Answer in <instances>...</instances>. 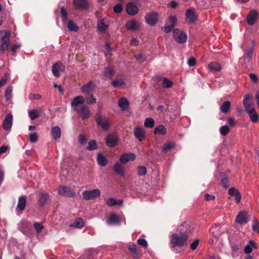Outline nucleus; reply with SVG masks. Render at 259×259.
I'll return each mask as SVG.
<instances>
[{
    "label": "nucleus",
    "mask_w": 259,
    "mask_h": 259,
    "mask_svg": "<svg viewBox=\"0 0 259 259\" xmlns=\"http://www.w3.org/2000/svg\"><path fill=\"white\" fill-rule=\"evenodd\" d=\"M248 215L246 211H240L236 217V222L241 225L246 224L248 222Z\"/></svg>",
    "instance_id": "obj_10"
},
{
    "label": "nucleus",
    "mask_w": 259,
    "mask_h": 259,
    "mask_svg": "<svg viewBox=\"0 0 259 259\" xmlns=\"http://www.w3.org/2000/svg\"><path fill=\"white\" fill-rule=\"evenodd\" d=\"M29 115L31 120H34L39 116V112L37 110L33 109L29 111Z\"/></svg>",
    "instance_id": "obj_45"
},
{
    "label": "nucleus",
    "mask_w": 259,
    "mask_h": 259,
    "mask_svg": "<svg viewBox=\"0 0 259 259\" xmlns=\"http://www.w3.org/2000/svg\"><path fill=\"white\" fill-rule=\"evenodd\" d=\"M147 173V169L144 166H140L137 168V174L140 176H145Z\"/></svg>",
    "instance_id": "obj_47"
},
{
    "label": "nucleus",
    "mask_w": 259,
    "mask_h": 259,
    "mask_svg": "<svg viewBox=\"0 0 259 259\" xmlns=\"http://www.w3.org/2000/svg\"><path fill=\"white\" fill-rule=\"evenodd\" d=\"M84 99L86 100L87 103L89 105H93L96 103V99L92 94H87Z\"/></svg>",
    "instance_id": "obj_39"
},
{
    "label": "nucleus",
    "mask_w": 259,
    "mask_h": 259,
    "mask_svg": "<svg viewBox=\"0 0 259 259\" xmlns=\"http://www.w3.org/2000/svg\"><path fill=\"white\" fill-rule=\"evenodd\" d=\"M85 102L84 98L82 96L75 97L71 101V105L72 107H77L79 104H83Z\"/></svg>",
    "instance_id": "obj_25"
},
{
    "label": "nucleus",
    "mask_w": 259,
    "mask_h": 259,
    "mask_svg": "<svg viewBox=\"0 0 259 259\" xmlns=\"http://www.w3.org/2000/svg\"><path fill=\"white\" fill-rule=\"evenodd\" d=\"M129 251L134 255H138V252L137 251V246L135 244L133 243L128 246Z\"/></svg>",
    "instance_id": "obj_52"
},
{
    "label": "nucleus",
    "mask_w": 259,
    "mask_h": 259,
    "mask_svg": "<svg viewBox=\"0 0 259 259\" xmlns=\"http://www.w3.org/2000/svg\"><path fill=\"white\" fill-rule=\"evenodd\" d=\"M109 26V22L107 18L105 17L100 20L97 24L98 30L101 32L105 31Z\"/></svg>",
    "instance_id": "obj_16"
},
{
    "label": "nucleus",
    "mask_w": 259,
    "mask_h": 259,
    "mask_svg": "<svg viewBox=\"0 0 259 259\" xmlns=\"http://www.w3.org/2000/svg\"><path fill=\"white\" fill-rule=\"evenodd\" d=\"M173 36L176 41L179 44L185 43L187 39V34L183 31H181L179 29L176 28L172 31Z\"/></svg>",
    "instance_id": "obj_3"
},
{
    "label": "nucleus",
    "mask_w": 259,
    "mask_h": 259,
    "mask_svg": "<svg viewBox=\"0 0 259 259\" xmlns=\"http://www.w3.org/2000/svg\"><path fill=\"white\" fill-rule=\"evenodd\" d=\"M220 132L222 136H226L230 132V129L227 125L222 126L220 128Z\"/></svg>",
    "instance_id": "obj_51"
},
{
    "label": "nucleus",
    "mask_w": 259,
    "mask_h": 259,
    "mask_svg": "<svg viewBox=\"0 0 259 259\" xmlns=\"http://www.w3.org/2000/svg\"><path fill=\"white\" fill-rule=\"evenodd\" d=\"M134 57L136 60L140 63L143 62L146 60V55L142 54L135 55Z\"/></svg>",
    "instance_id": "obj_50"
},
{
    "label": "nucleus",
    "mask_w": 259,
    "mask_h": 259,
    "mask_svg": "<svg viewBox=\"0 0 259 259\" xmlns=\"http://www.w3.org/2000/svg\"><path fill=\"white\" fill-rule=\"evenodd\" d=\"M196 60L195 58L191 57L188 60V64L189 66L192 67L196 64Z\"/></svg>",
    "instance_id": "obj_62"
},
{
    "label": "nucleus",
    "mask_w": 259,
    "mask_h": 259,
    "mask_svg": "<svg viewBox=\"0 0 259 259\" xmlns=\"http://www.w3.org/2000/svg\"><path fill=\"white\" fill-rule=\"evenodd\" d=\"M78 141L80 144H84L87 142V139L83 135H79L78 137Z\"/></svg>",
    "instance_id": "obj_61"
},
{
    "label": "nucleus",
    "mask_w": 259,
    "mask_h": 259,
    "mask_svg": "<svg viewBox=\"0 0 259 259\" xmlns=\"http://www.w3.org/2000/svg\"><path fill=\"white\" fill-rule=\"evenodd\" d=\"M220 177V179L221 180V185L225 188H228L229 186V184L228 178L227 176L223 172H221Z\"/></svg>",
    "instance_id": "obj_33"
},
{
    "label": "nucleus",
    "mask_w": 259,
    "mask_h": 259,
    "mask_svg": "<svg viewBox=\"0 0 259 259\" xmlns=\"http://www.w3.org/2000/svg\"><path fill=\"white\" fill-rule=\"evenodd\" d=\"M125 84V81L123 77L115 79L112 81V85L114 88H120Z\"/></svg>",
    "instance_id": "obj_31"
},
{
    "label": "nucleus",
    "mask_w": 259,
    "mask_h": 259,
    "mask_svg": "<svg viewBox=\"0 0 259 259\" xmlns=\"http://www.w3.org/2000/svg\"><path fill=\"white\" fill-rule=\"evenodd\" d=\"M158 18V14L155 12L148 13L145 16L146 22L150 26L155 25L157 23Z\"/></svg>",
    "instance_id": "obj_5"
},
{
    "label": "nucleus",
    "mask_w": 259,
    "mask_h": 259,
    "mask_svg": "<svg viewBox=\"0 0 259 259\" xmlns=\"http://www.w3.org/2000/svg\"><path fill=\"white\" fill-rule=\"evenodd\" d=\"M101 195L100 190L99 189H95L92 190H85L82 193V196L84 200H88L96 198Z\"/></svg>",
    "instance_id": "obj_4"
},
{
    "label": "nucleus",
    "mask_w": 259,
    "mask_h": 259,
    "mask_svg": "<svg viewBox=\"0 0 259 259\" xmlns=\"http://www.w3.org/2000/svg\"><path fill=\"white\" fill-rule=\"evenodd\" d=\"M253 48L252 47L249 48L245 52V55L246 56L247 58L250 60L253 55Z\"/></svg>",
    "instance_id": "obj_54"
},
{
    "label": "nucleus",
    "mask_w": 259,
    "mask_h": 259,
    "mask_svg": "<svg viewBox=\"0 0 259 259\" xmlns=\"http://www.w3.org/2000/svg\"><path fill=\"white\" fill-rule=\"evenodd\" d=\"M95 88V84L93 81H90L88 83L84 84L81 88V91L86 95L91 94Z\"/></svg>",
    "instance_id": "obj_18"
},
{
    "label": "nucleus",
    "mask_w": 259,
    "mask_h": 259,
    "mask_svg": "<svg viewBox=\"0 0 259 259\" xmlns=\"http://www.w3.org/2000/svg\"><path fill=\"white\" fill-rule=\"evenodd\" d=\"M245 111L248 114L249 118L252 122L256 123L258 121L259 116L254 108H250Z\"/></svg>",
    "instance_id": "obj_21"
},
{
    "label": "nucleus",
    "mask_w": 259,
    "mask_h": 259,
    "mask_svg": "<svg viewBox=\"0 0 259 259\" xmlns=\"http://www.w3.org/2000/svg\"><path fill=\"white\" fill-rule=\"evenodd\" d=\"M114 12L117 14L121 13L122 11V6L120 4H117L113 8Z\"/></svg>",
    "instance_id": "obj_56"
},
{
    "label": "nucleus",
    "mask_w": 259,
    "mask_h": 259,
    "mask_svg": "<svg viewBox=\"0 0 259 259\" xmlns=\"http://www.w3.org/2000/svg\"><path fill=\"white\" fill-rule=\"evenodd\" d=\"M12 87L10 86L8 87L5 91V97L7 100H9L12 98Z\"/></svg>",
    "instance_id": "obj_48"
},
{
    "label": "nucleus",
    "mask_w": 259,
    "mask_h": 259,
    "mask_svg": "<svg viewBox=\"0 0 259 259\" xmlns=\"http://www.w3.org/2000/svg\"><path fill=\"white\" fill-rule=\"evenodd\" d=\"M13 124V115L9 113L7 114L3 122V127L5 131H10Z\"/></svg>",
    "instance_id": "obj_12"
},
{
    "label": "nucleus",
    "mask_w": 259,
    "mask_h": 259,
    "mask_svg": "<svg viewBox=\"0 0 259 259\" xmlns=\"http://www.w3.org/2000/svg\"><path fill=\"white\" fill-rule=\"evenodd\" d=\"M114 171L120 176L123 177L124 176V171L123 166L118 162L114 164L113 166Z\"/></svg>",
    "instance_id": "obj_29"
},
{
    "label": "nucleus",
    "mask_w": 259,
    "mask_h": 259,
    "mask_svg": "<svg viewBox=\"0 0 259 259\" xmlns=\"http://www.w3.org/2000/svg\"><path fill=\"white\" fill-rule=\"evenodd\" d=\"M187 232L174 233L170 236V244L172 247H182L187 244Z\"/></svg>",
    "instance_id": "obj_1"
},
{
    "label": "nucleus",
    "mask_w": 259,
    "mask_h": 259,
    "mask_svg": "<svg viewBox=\"0 0 259 259\" xmlns=\"http://www.w3.org/2000/svg\"><path fill=\"white\" fill-rule=\"evenodd\" d=\"M208 68L212 72H218L221 70L222 67L217 62H211L208 65Z\"/></svg>",
    "instance_id": "obj_28"
},
{
    "label": "nucleus",
    "mask_w": 259,
    "mask_h": 259,
    "mask_svg": "<svg viewBox=\"0 0 259 259\" xmlns=\"http://www.w3.org/2000/svg\"><path fill=\"white\" fill-rule=\"evenodd\" d=\"M49 198V194L48 193L41 192L40 193L38 197V203L40 206L45 205Z\"/></svg>",
    "instance_id": "obj_22"
},
{
    "label": "nucleus",
    "mask_w": 259,
    "mask_h": 259,
    "mask_svg": "<svg viewBox=\"0 0 259 259\" xmlns=\"http://www.w3.org/2000/svg\"><path fill=\"white\" fill-rule=\"evenodd\" d=\"M67 27L69 30L74 32H76L78 30V27L71 20L68 21L67 23Z\"/></svg>",
    "instance_id": "obj_42"
},
{
    "label": "nucleus",
    "mask_w": 259,
    "mask_h": 259,
    "mask_svg": "<svg viewBox=\"0 0 259 259\" xmlns=\"http://www.w3.org/2000/svg\"><path fill=\"white\" fill-rule=\"evenodd\" d=\"M104 75L106 78H111L114 74V70L112 67H106L104 71Z\"/></svg>",
    "instance_id": "obj_32"
},
{
    "label": "nucleus",
    "mask_w": 259,
    "mask_h": 259,
    "mask_svg": "<svg viewBox=\"0 0 259 259\" xmlns=\"http://www.w3.org/2000/svg\"><path fill=\"white\" fill-rule=\"evenodd\" d=\"M95 120L98 125H100L105 131H108L110 127L109 119L105 115L102 114L101 110L97 111Z\"/></svg>",
    "instance_id": "obj_2"
},
{
    "label": "nucleus",
    "mask_w": 259,
    "mask_h": 259,
    "mask_svg": "<svg viewBox=\"0 0 259 259\" xmlns=\"http://www.w3.org/2000/svg\"><path fill=\"white\" fill-rule=\"evenodd\" d=\"M231 107V102L229 101H225L220 107V110L222 112L226 113H227Z\"/></svg>",
    "instance_id": "obj_38"
},
{
    "label": "nucleus",
    "mask_w": 259,
    "mask_h": 259,
    "mask_svg": "<svg viewBox=\"0 0 259 259\" xmlns=\"http://www.w3.org/2000/svg\"><path fill=\"white\" fill-rule=\"evenodd\" d=\"M249 76L252 82H253L254 83L257 82L258 78H257V76H256V75H255V74L250 73L249 74Z\"/></svg>",
    "instance_id": "obj_64"
},
{
    "label": "nucleus",
    "mask_w": 259,
    "mask_h": 259,
    "mask_svg": "<svg viewBox=\"0 0 259 259\" xmlns=\"http://www.w3.org/2000/svg\"><path fill=\"white\" fill-rule=\"evenodd\" d=\"M60 13L62 20L63 21H65L67 19L68 14L65 8L63 7L61 8Z\"/></svg>",
    "instance_id": "obj_53"
},
{
    "label": "nucleus",
    "mask_w": 259,
    "mask_h": 259,
    "mask_svg": "<svg viewBox=\"0 0 259 259\" xmlns=\"http://www.w3.org/2000/svg\"><path fill=\"white\" fill-rule=\"evenodd\" d=\"M9 42V37L6 34L2 37V43L1 45V51L2 52H4L7 50Z\"/></svg>",
    "instance_id": "obj_26"
},
{
    "label": "nucleus",
    "mask_w": 259,
    "mask_h": 259,
    "mask_svg": "<svg viewBox=\"0 0 259 259\" xmlns=\"http://www.w3.org/2000/svg\"><path fill=\"white\" fill-rule=\"evenodd\" d=\"M243 104L245 110L250 109L254 108V105L252 97L248 94H246L243 97Z\"/></svg>",
    "instance_id": "obj_9"
},
{
    "label": "nucleus",
    "mask_w": 259,
    "mask_h": 259,
    "mask_svg": "<svg viewBox=\"0 0 259 259\" xmlns=\"http://www.w3.org/2000/svg\"><path fill=\"white\" fill-rule=\"evenodd\" d=\"M169 21L170 23V25H173L174 27L176 26V24L177 22V17L175 16L171 15L169 17Z\"/></svg>",
    "instance_id": "obj_60"
},
{
    "label": "nucleus",
    "mask_w": 259,
    "mask_h": 259,
    "mask_svg": "<svg viewBox=\"0 0 259 259\" xmlns=\"http://www.w3.org/2000/svg\"><path fill=\"white\" fill-rule=\"evenodd\" d=\"M185 15L188 24H194L198 18L196 11L193 8L188 9L186 12Z\"/></svg>",
    "instance_id": "obj_6"
},
{
    "label": "nucleus",
    "mask_w": 259,
    "mask_h": 259,
    "mask_svg": "<svg viewBox=\"0 0 259 259\" xmlns=\"http://www.w3.org/2000/svg\"><path fill=\"white\" fill-rule=\"evenodd\" d=\"M84 225L83 220L78 218L75 220L73 223H72L69 225V227H75L77 228H80L82 227Z\"/></svg>",
    "instance_id": "obj_37"
},
{
    "label": "nucleus",
    "mask_w": 259,
    "mask_h": 259,
    "mask_svg": "<svg viewBox=\"0 0 259 259\" xmlns=\"http://www.w3.org/2000/svg\"><path fill=\"white\" fill-rule=\"evenodd\" d=\"M98 146L96 141L94 140H92L89 141L87 149L89 151H92L96 150Z\"/></svg>",
    "instance_id": "obj_40"
},
{
    "label": "nucleus",
    "mask_w": 259,
    "mask_h": 259,
    "mask_svg": "<svg viewBox=\"0 0 259 259\" xmlns=\"http://www.w3.org/2000/svg\"><path fill=\"white\" fill-rule=\"evenodd\" d=\"M34 227L38 233L41 232L44 228L43 225L38 222H36L34 224Z\"/></svg>",
    "instance_id": "obj_58"
},
{
    "label": "nucleus",
    "mask_w": 259,
    "mask_h": 259,
    "mask_svg": "<svg viewBox=\"0 0 259 259\" xmlns=\"http://www.w3.org/2000/svg\"><path fill=\"white\" fill-rule=\"evenodd\" d=\"M252 229L253 231H256L259 233V221L256 218H254L252 221Z\"/></svg>",
    "instance_id": "obj_43"
},
{
    "label": "nucleus",
    "mask_w": 259,
    "mask_h": 259,
    "mask_svg": "<svg viewBox=\"0 0 259 259\" xmlns=\"http://www.w3.org/2000/svg\"><path fill=\"white\" fill-rule=\"evenodd\" d=\"M175 146V143L172 142H169L166 143L162 149L163 151L165 152H167L168 151L171 150L174 148Z\"/></svg>",
    "instance_id": "obj_44"
},
{
    "label": "nucleus",
    "mask_w": 259,
    "mask_h": 259,
    "mask_svg": "<svg viewBox=\"0 0 259 259\" xmlns=\"http://www.w3.org/2000/svg\"><path fill=\"white\" fill-rule=\"evenodd\" d=\"M199 240L197 239L193 241L190 245V248L192 250H195L197 248L198 244H199Z\"/></svg>",
    "instance_id": "obj_63"
},
{
    "label": "nucleus",
    "mask_w": 259,
    "mask_h": 259,
    "mask_svg": "<svg viewBox=\"0 0 259 259\" xmlns=\"http://www.w3.org/2000/svg\"><path fill=\"white\" fill-rule=\"evenodd\" d=\"M125 27L129 30H137L139 29L140 25L136 20H132L126 23Z\"/></svg>",
    "instance_id": "obj_24"
},
{
    "label": "nucleus",
    "mask_w": 259,
    "mask_h": 259,
    "mask_svg": "<svg viewBox=\"0 0 259 259\" xmlns=\"http://www.w3.org/2000/svg\"><path fill=\"white\" fill-rule=\"evenodd\" d=\"M38 140V136L36 133L29 134V141L31 143H35Z\"/></svg>",
    "instance_id": "obj_55"
},
{
    "label": "nucleus",
    "mask_w": 259,
    "mask_h": 259,
    "mask_svg": "<svg viewBox=\"0 0 259 259\" xmlns=\"http://www.w3.org/2000/svg\"><path fill=\"white\" fill-rule=\"evenodd\" d=\"M153 133L155 135H164L166 133V129L164 125H159L154 129Z\"/></svg>",
    "instance_id": "obj_36"
},
{
    "label": "nucleus",
    "mask_w": 259,
    "mask_h": 259,
    "mask_svg": "<svg viewBox=\"0 0 259 259\" xmlns=\"http://www.w3.org/2000/svg\"><path fill=\"white\" fill-rule=\"evenodd\" d=\"M118 104L122 110H125L128 106L129 103L127 100L125 98H121L119 99Z\"/></svg>",
    "instance_id": "obj_35"
},
{
    "label": "nucleus",
    "mask_w": 259,
    "mask_h": 259,
    "mask_svg": "<svg viewBox=\"0 0 259 259\" xmlns=\"http://www.w3.org/2000/svg\"><path fill=\"white\" fill-rule=\"evenodd\" d=\"M137 242L139 245H140L144 247H147L148 246L147 242L145 239L139 238L138 239Z\"/></svg>",
    "instance_id": "obj_57"
},
{
    "label": "nucleus",
    "mask_w": 259,
    "mask_h": 259,
    "mask_svg": "<svg viewBox=\"0 0 259 259\" xmlns=\"http://www.w3.org/2000/svg\"><path fill=\"white\" fill-rule=\"evenodd\" d=\"M154 120L153 118L148 117L146 118L144 125L146 127L152 128L154 125Z\"/></svg>",
    "instance_id": "obj_41"
},
{
    "label": "nucleus",
    "mask_w": 259,
    "mask_h": 259,
    "mask_svg": "<svg viewBox=\"0 0 259 259\" xmlns=\"http://www.w3.org/2000/svg\"><path fill=\"white\" fill-rule=\"evenodd\" d=\"M126 11L128 14L134 16L139 11L137 6L132 2L128 3L126 7Z\"/></svg>",
    "instance_id": "obj_19"
},
{
    "label": "nucleus",
    "mask_w": 259,
    "mask_h": 259,
    "mask_svg": "<svg viewBox=\"0 0 259 259\" xmlns=\"http://www.w3.org/2000/svg\"><path fill=\"white\" fill-rule=\"evenodd\" d=\"M59 193L63 196L68 197H72L75 196V193L70 187L66 186H61L58 189Z\"/></svg>",
    "instance_id": "obj_8"
},
{
    "label": "nucleus",
    "mask_w": 259,
    "mask_h": 259,
    "mask_svg": "<svg viewBox=\"0 0 259 259\" xmlns=\"http://www.w3.org/2000/svg\"><path fill=\"white\" fill-rule=\"evenodd\" d=\"M116 200L113 198H108L107 200V205L110 206L116 205Z\"/></svg>",
    "instance_id": "obj_59"
},
{
    "label": "nucleus",
    "mask_w": 259,
    "mask_h": 259,
    "mask_svg": "<svg viewBox=\"0 0 259 259\" xmlns=\"http://www.w3.org/2000/svg\"><path fill=\"white\" fill-rule=\"evenodd\" d=\"M118 138L115 134H109L106 139V143L110 147H115L118 142Z\"/></svg>",
    "instance_id": "obj_14"
},
{
    "label": "nucleus",
    "mask_w": 259,
    "mask_h": 259,
    "mask_svg": "<svg viewBox=\"0 0 259 259\" xmlns=\"http://www.w3.org/2000/svg\"><path fill=\"white\" fill-rule=\"evenodd\" d=\"M134 133L135 136L140 141H142L145 137V132L143 129L139 127H136L134 128Z\"/></svg>",
    "instance_id": "obj_23"
},
{
    "label": "nucleus",
    "mask_w": 259,
    "mask_h": 259,
    "mask_svg": "<svg viewBox=\"0 0 259 259\" xmlns=\"http://www.w3.org/2000/svg\"><path fill=\"white\" fill-rule=\"evenodd\" d=\"M258 13L256 11L252 10H251L247 17V21L249 25H253L257 20Z\"/></svg>",
    "instance_id": "obj_17"
},
{
    "label": "nucleus",
    "mask_w": 259,
    "mask_h": 259,
    "mask_svg": "<svg viewBox=\"0 0 259 259\" xmlns=\"http://www.w3.org/2000/svg\"><path fill=\"white\" fill-rule=\"evenodd\" d=\"M136 158V155L133 153H124L122 154L120 158L119 161L121 164H124L129 161H134Z\"/></svg>",
    "instance_id": "obj_13"
},
{
    "label": "nucleus",
    "mask_w": 259,
    "mask_h": 259,
    "mask_svg": "<svg viewBox=\"0 0 259 259\" xmlns=\"http://www.w3.org/2000/svg\"><path fill=\"white\" fill-rule=\"evenodd\" d=\"M172 85V82L169 79H168L166 77H164L163 78V81L162 82V85L164 88H169Z\"/></svg>",
    "instance_id": "obj_46"
},
{
    "label": "nucleus",
    "mask_w": 259,
    "mask_h": 259,
    "mask_svg": "<svg viewBox=\"0 0 259 259\" xmlns=\"http://www.w3.org/2000/svg\"><path fill=\"white\" fill-rule=\"evenodd\" d=\"M109 221L112 223H119L120 222L119 217L114 213H112L110 215Z\"/></svg>",
    "instance_id": "obj_49"
},
{
    "label": "nucleus",
    "mask_w": 259,
    "mask_h": 259,
    "mask_svg": "<svg viewBox=\"0 0 259 259\" xmlns=\"http://www.w3.org/2000/svg\"><path fill=\"white\" fill-rule=\"evenodd\" d=\"M228 194L232 196H235V200L236 203H239L240 202L241 195L237 189L234 188H230L228 190Z\"/></svg>",
    "instance_id": "obj_20"
},
{
    "label": "nucleus",
    "mask_w": 259,
    "mask_h": 259,
    "mask_svg": "<svg viewBox=\"0 0 259 259\" xmlns=\"http://www.w3.org/2000/svg\"><path fill=\"white\" fill-rule=\"evenodd\" d=\"M52 71L55 77H59L60 76L59 71H64L65 66L62 62L58 61L53 65Z\"/></svg>",
    "instance_id": "obj_11"
},
{
    "label": "nucleus",
    "mask_w": 259,
    "mask_h": 259,
    "mask_svg": "<svg viewBox=\"0 0 259 259\" xmlns=\"http://www.w3.org/2000/svg\"><path fill=\"white\" fill-rule=\"evenodd\" d=\"M73 5L75 9L85 10L89 7L86 0H73Z\"/></svg>",
    "instance_id": "obj_15"
},
{
    "label": "nucleus",
    "mask_w": 259,
    "mask_h": 259,
    "mask_svg": "<svg viewBox=\"0 0 259 259\" xmlns=\"http://www.w3.org/2000/svg\"><path fill=\"white\" fill-rule=\"evenodd\" d=\"M61 134V128L58 126H55L52 128L51 135L55 140L60 139Z\"/></svg>",
    "instance_id": "obj_27"
},
{
    "label": "nucleus",
    "mask_w": 259,
    "mask_h": 259,
    "mask_svg": "<svg viewBox=\"0 0 259 259\" xmlns=\"http://www.w3.org/2000/svg\"><path fill=\"white\" fill-rule=\"evenodd\" d=\"M76 110L78 115L81 117L82 119H88L90 116L91 112L89 108L85 105L81 106L79 109Z\"/></svg>",
    "instance_id": "obj_7"
},
{
    "label": "nucleus",
    "mask_w": 259,
    "mask_h": 259,
    "mask_svg": "<svg viewBox=\"0 0 259 259\" xmlns=\"http://www.w3.org/2000/svg\"><path fill=\"white\" fill-rule=\"evenodd\" d=\"M97 160L98 164L101 166H105L108 163V160L102 153L98 154Z\"/></svg>",
    "instance_id": "obj_30"
},
{
    "label": "nucleus",
    "mask_w": 259,
    "mask_h": 259,
    "mask_svg": "<svg viewBox=\"0 0 259 259\" xmlns=\"http://www.w3.org/2000/svg\"><path fill=\"white\" fill-rule=\"evenodd\" d=\"M26 204V197L25 196L20 197L17 204V208L21 211L23 210L25 208Z\"/></svg>",
    "instance_id": "obj_34"
}]
</instances>
